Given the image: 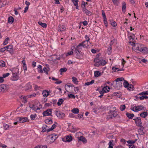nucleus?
<instances>
[{"instance_id": "nucleus-32", "label": "nucleus", "mask_w": 148, "mask_h": 148, "mask_svg": "<svg viewBox=\"0 0 148 148\" xmlns=\"http://www.w3.org/2000/svg\"><path fill=\"white\" fill-rule=\"evenodd\" d=\"M113 142V140H110L108 144L109 146L108 148H113V145L112 144Z\"/></svg>"}, {"instance_id": "nucleus-45", "label": "nucleus", "mask_w": 148, "mask_h": 148, "mask_svg": "<svg viewBox=\"0 0 148 148\" xmlns=\"http://www.w3.org/2000/svg\"><path fill=\"white\" fill-rule=\"evenodd\" d=\"M125 105H121L120 106V109L121 111H123L125 110Z\"/></svg>"}, {"instance_id": "nucleus-19", "label": "nucleus", "mask_w": 148, "mask_h": 148, "mask_svg": "<svg viewBox=\"0 0 148 148\" xmlns=\"http://www.w3.org/2000/svg\"><path fill=\"white\" fill-rule=\"evenodd\" d=\"M82 10L87 15H89L91 14V12L89 11L86 8V7H83Z\"/></svg>"}, {"instance_id": "nucleus-27", "label": "nucleus", "mask_w": 148, "mask_h": 148, "mask_svg": "<svg viewBox=\"0 0 148 148\" xmlns=\"http://www.w3.org/2000/svg\"><path fill=\"white\" fill-rule=\"evenodd\" d=\"M148 95V91H144L143 92H142L138 94L137 95H142V96H146L147 95Z\"/></svg>"}, {"instance_id": "nucleus-53", "label": "nucleus", "mask_w": 148, "mask_h": 148, "mask_svg": "<svg viewBox=\"0 0 148 148\" xmlns=\"http://www.w3.org/2000/svg\"><path fill=\"white\" fill-rule=\"evenodd\" d=\"M68 96L69 98L75 99V96L72 94H69Z\"/></svg>"}, {"instance_id": "nucleus-3", "label": "nucleus", "mask_w": 148, "mask_h": 148, "mask_svg": "<svg viewBox=\"0 0 148 148\" xmlns=\"http://www.w3.org/2000/svg\"><path fill=\"white\" fill-rule=\"evenodd\" d=\"M124 79L123 77L119 78L116 79L115 81L116 82V86L115 87L117 89H119L122 86V83L121 81L124 80Z\"/></svg>"}, {"instance_id": "nucleus-28", "label": "nucleus", "mask_w": 148, "mask_h": 148, "mask_svg": "<svg viewBox=\"0 0 148 148\" xmlns=\"http://www.w3.org/2000/svg\"><path fill=\"white\" fill-rule=\"evenodd\" d=\"M14 18L12 16H10L8 18V22L9 23H12L14 21Z\"/></svg>"}, {"instance_id": "nucleus-14", "label": "nucleus", "mask_w": 148, "mask_h": 148, "mask_svg": "<svg viewBox=\"0 0 148 148\" xmlns=\"http://www.w3.org/2000/svg\"><path fill=\"white\" fill-rule=\"evenodd\" d=\"M19 121L20 123H24L26 122L27 120V118L26 117H18Z\"/></svg>"}, {"instance_id": "nucleus-4", "label": "nucleus", "mask_w": 148, "mask_h": 148, "mask_svg": "<svg viewBox=\"0 0 148 148\" xmlns=\"http://www.w3.org/2000/svg\"><path fill=\"white\" fill-rule=\"evenodd\" d=\"M58 137L57 135L53 134L47 137V142L49 144H51Z\"/></svg>"}, {"instance_id": "nucleus-38", "label": "nucleus", "mask_w": 148, "mask_h": 148, "mask_svg": "<svg viewBox=\"0 0 148 148\" xmlns=\"http://www.w3.org/2000/svg\"><path fill=\"white\" fill-rule=\"evenodd\" d=\"M107 63L106 61L104 60H100L99 64L101 65H104L106 64Z\"/></svg>"}, {"instance_id": "nucleus-47", "label": "nucleus", "mask_w": 148, "mask_h": 148, "mask_svg": "<svg viewBox=\"0 0 148 148\" xmlns=\"http://www.w3.org/2000/svg\"><path fill=\"white\" fill-rule=\"evenodd\" d=\"M111 46H112V44H110V46L109 48H108V54H111V50L112 49V48H111Z\"/></svg>"}, {"instance_id": "nucleus-22", "label": "nucleus", "mask_w": 148, "mask_h": 148, "mask_svg": "<svg viewBox=\"0 0 148 148\" xmlns=\"http://www.w3.org/2000/svg\"><path fill=\"white\" fill-rule=\"evenodd\" d=\"M45 122L47 124H51L52 123V120L50 119H48L45 120Z\"/></svg>"}, {"instance_id": "nucleus-6", "label": "nucleus", "mask_w": 148, "mask_h": 148, "mask_svg": "<svg viewBox=\"0 0 148 148\" xmlns=\"http://www.w3.org/2000/svg\"><path fill=\"white\" fill-rule=\"evenodd\" d=\"M8 89V85L1 84L0 85V92L4 93L6 92Z\"/></svg>"}, {"instance_id": "nucleus-49", "label": "nucleus", "mask_w": 148, "mask_h": 148, "mask_svg": "<svg viewBox=\"0 0 148 148\" xmlns=\"http://www.w3.org/2000/svg\"><path fill=\"white\" fill-rule=\"evenodd\" d=\"M109 91V90H107V91H104L103 90H100L99 91V92L101 95H103V94L104 93H106L108 92Z\"/></svg>"}, {"instance_id": "nucleus-63", "label": "nucleus", "mask_w": 148, "mask_h": 148, "mask_svg": "<svg viewBox=\"0 0 148 148\" xmlns=\"http://www.w3.org/2000/svg\"><path fill=\"white\" fill-rule=\"evenodd\" d=\"M107 87H108V86H105L102 89V90H103L104 91H107V90H108L107 88Z\"/></svg>"}, {"instance_id": "nucleus-56", "label": "nucleus", "mask_w": 148, "mask_h": 148, "mask_svg": "<svg viewBox=\"0 0 148 148\" xmlns=\"http://www.w3.org/2000/svg\"><path fill=\"white\" fill-rule=\"evenodd\" d=\"M10 75V73H5L3 75V78H5L8 76Z\"/></svg>"}, {"instance_id": "nucleus-60", "label": "nucleus", "mask_w": 148, "mask_h": 148, "mask_svg": "<svg viewBox=\"0 0 148 148\" xmlns=\"http://www.w3.org/2000/svg\"><path fill=\"white\" fill-rule=\"evenodd\" d=\"M84 114V113H82L81 114H78V117L79 119L82 118L83 117Z\"/></svg>"}, {"instance_id": "nucleus-23", "label": "nucleus", "mask_w": 148, "mask_h": 148, "mask_svg": "<svg viewBox=\"0 0 148 148\" xmlns=\"http://www.w3.org/2000/svg\"><path fill=\"white\" fill-rule=\"evenodd\" d=\"M79 110L78 108H74L71 110V112L73 113L77 114L79 112Z\"/></svg>"}, {"instance_id": "nucleus-59", "label": "nucleus", "mask_w": 148, "mask_h": 148, "mask_svg": "<svg viewBox=\"0 0 148 148\" xmlns=\"http://www.w3.org/2000/svg\"><path fill=\"white\" fill-rule=\"evenodd\" d=\"M111 24L113 27H115L116 26V23L115 21H113L111 23Z\"/></svg>"}, {"instance_id": "nucleus-46", "label": "nucleus", "mask_w": 148, "mask_h": 148, "mask_svg": "<svg viewBox=\"0 0 148 148\" xmlns=\"http://www.w3.org/2000/svg\"><path fill=\"white\" fill-rule=\"evenodd\" d=\"M5 65V62L3 60L0 61V66L4 67Z\"/></svg>"}, {"instance_id": "nucleus-43", "label": "nucleus", "mask_w": 148, "mask_h": 148, "mask_svg": "<svg viewBox=\"0 0 148 148\" xmlns=\"http://www.w3.org/2000/svg\"><path fill=\"white\" fill-rule=\"evenodd\" d=\"M95 76L96 77H98L100 75L101 73L99 71H95L94 72Z\"/></svg>"}, {"instance_id": "nucleus-55", "label": "nucleus", "mask_w": 148, "mask_h": 148, "mask_svg": "<svg viewBox=\"0 0 148 148\" xmlns=\"http://www.w3.org/2000/svg\"><path fill=\"white\" fill-rule=\"evenodd\" d=\"M36 114H32L30 116V118L32 120H34L35 118L36 117Z\"/></svg>"}, {"instance_id": "nucleus-17", "label": "nucleus", "mask_w": 148, "mask_h": 148, "mask_svg": "<svg viewBox=\"0 0 148 148\" xmlns=\"http://www.w3.org/2000/svg\"><path fill=\"white\" fill-rule=\"evenodd\" d=\"M66 141H65V142H71L72 140V137L71 135H67L66 136Z\"/></svg>"}, {"instance_id": "nucleus-12", "label": "nucleus", "mask_w": 148, "mask_h": 148, "mask_svg": "<svg viewBox=\"0 0 148 148\" xmlns=\"http://www.w3.org/2000/svg\"><path fill=\"white\" fill-rule=\"evenodd\" d=\"M6 47V50L9 51L11 53H13V47L12 45H9Z\"/></svg>"}, {"instance_id": "nucleus-8", "label": "nucleus", "mask_w": 148, "mask_h": 148, "mask_svg": "<svg viewBox=\"0 0 148 148\" xmlns=\"http://www.w3.org/2000/svg\"><path fill=\"white\" fill-rule=\"evenodd\" d=\"M82 47L84 48H87L88 47L87 45L83 43V42L79 43L77 47V51H78V53H79V51H81L82 49Z\"/></svg>"}, {"instance_id": "nucleus-54", "label": "nucleus", "mask_w": 148, "mask_h": 148, "mask_svg": "<svg viewBox=\"0 0 148 148\" xmlns=\"http://www.w3.org/2000/svg\"><path fill=\"white\" fill-rule=\"evenodd\" d=\"M136 107H137V106H132L131 107L130 109L133 111L135 112V110L136 109Z\"/></svg>"}, {"instance_id": "nucleus-31", "label": "nucleus", "mask_w": 148, "mask_h": 148, "mask_svg": "<svg viewBox=\"0 0 148 148\" xmlns=\"http://www.w3.org/2000/svg\"><path fill=\"white\" fill-rule=\"evenodd\" d=\"M126 8V3L125 2H123V5L122 6V10L123 12H125L126 11L125 9Z\"/></svg>"}, {"instance_id": "nucleus-57", "label": "nucleus", "mask_w": 148, "mask_h": 148, "mask_svg": "<svg viewBox=\"0 0 148 148\" xmlns=\"http://www.w3.org/2000/svg\"><path fill=\"white\" fill-rule=\"evenodd\" d=\"M102 13L103 19H106V16L103 10H102Z\"/></svg>"}, {"instance_id": "nucleus-21", "label": "nucleus", "mask_w": 148, "mask_h": 148, "mask_svg": "<svg viewBox=\"0 0 148 148\" xmlns=\"http://www.w3.org/2000/svg\"><path fill=\"white\" fill-rule=\"evenodd\" d=\"M42 94L44 97H47L49 95V92L47 90H44L43 91Z\"/></svg>"}, {"instance_id": "nucleus-36", "label": "nucleus", "mask_w": 148, "mask_h": 148, "mask_svg": "<svg viewBox=\"0 0 148 148\" xmlns=\"http://www.w3.org/2000/svg\"><path fill=\"white\" fill-rule=\"evenodd\" d=\"M43 70L44 72H45L47 74H48V71H49V68L44 67Z\"/></svg>"}, {"instance_id": "nucleus-13", "label": "nucleus", "mask_w": 148, "mask_h": 148, "mask_svg": "<svg viewBox=\"0 0 148 148\" xmlns=\"http://www.w3.org/2000/svg\"><path fill=\"white\" fill-rule=\"evenodd\" d=\"M58 29L59 32H62L64 31L66 29V28L63 25H60L58 27Z\"/></svg>"}, {"instance_id": "nucleus-15", "label": "nucleus", "mask_w": 148, "mask_h": 148, "mask_svg": "<svg viewBox=\"0 0 148 148\" xmlns=\"http://www.w3.org/2000/svg\"><path fill=\"white\" fill-rule=\"evenodd\" d=\"M49 127L46 125H43L42 127V132H47L48 130L49 129Z\"/></svg>"}, {"instance_id": "nucleus-42", "label": "nucleus", "mask_w": 148, "mask_h": 148, "mask_svg": "<svg viewBox=\"0 0 148 148\" xmlns=\"http://www.w3.org/2000/svg\"><path fill=\"white\" fill-rule=\"evenodd\" d=\"M10 39L8 37H7L6 39H5V41L3 43V45H5L8 44V41Z\"/></svg>"}, {"instance_id": "nucleus-7", "label": "nucleus", "mask_w": 148, "mask_h": 148, "mask_svg": "<svg viewBox=\"0 0 148 148\" xmlns=\"http://www.w3.org/2000/svg\"><path fill=\"white\" fill-rule=\"evenodd\" d=\"M134 120L135 121V123L137 126L140 127H143L142 122L140 117H136L135 119H134Z\"/></svg>"}, {"instance_id": "nucleus-50", "label": "nucleus", "mask_w": 148, "mask_h": 148, "mask_svg": "<svg viewBox=\"0 0 148 148\" xmlns=\"http://www.w3.org/2000/svg\"><path fill=\"white\" fill-rule=\"evenodd\" d=\"M94 61L96 63H98L99 64L100 60H99V59L98 58H96L94 59Z\"/></svg>"}, {"instance_id": "nucleus-26", "label": "nucleus", "mask_w": 148, "mask_h": 148, "mask_svg": "<svg viewBox=\"0 0 148 148\" xmlns=\"http://www.w3.org/2000/svg\"><path fill=\"white\" fill-rule=\"evenodd\" d=\"M38 24L41 25L42 27L46 28L47 27V25L46 23H42L41 21H39L38 22Z\"/></svg>"}, {"instance_id": "nucleus-37", "label": "nucleus", "mask_w": 148, "mask_h": 148, "mask_svg": "<svg viewBox=\"0 0 148 148\" xmlns=\"http://www.w3.org/2000/svg\"><path fill=\"white\" fill-rule=\"evenodd\" d=\"M64 100L63 99H60L58 102L57 104L58 105L60 106L63 103Z\"/></svg>"}, {"instance_id": "nucleus-64", "label": "nucleus", "mask_w": 148, "mask_h": 148, "mask_svg": "<svg viewBox=\"0 0 148 148\" xmlns=\"http://www.w3.org/2000/svg\"><path fill=\"white\" fill-rule=\"evenodd\" d=\"M129 148H135V147L134 145H129Z\"/></svg>"}, {"instance_id": "nucleus-20", "label": "nucleus", "mask_w": 148, "mask_h": 148, "mask_svg": "<svg viewBox=\"0 0 148 148\" xmlns=\"http://www.w3.org/2000/svg\"><path fill=\"white\" fill-rule=\"evenodd\" d=\"M140 115L142 117L145 118L147 116V112H144L141 113Z\"/></svg>"}, {"instance_id": "nucleus-52", "label": "nucleus", "mask_w": 148, "mask_h": 148, "mask_svg": "<svg viewBox=\"0 0 148 148\" xmlns=\"http://www.w3.org/2000/svg\"><path fill=\"white\" fill-rule=\"evenodd\" d=\"M22 97H23V100L22 101L24 103H26L27 102V99L26 97H25L24 96H22Z\"/></svg>"}, {"instance_id": "nucleus-30", "label": "nucleus", "mask_w": 148, "mask_h": 148, "mask_svg": "<svg viewBox=\"0 0 148 148\" xmlns=\"http://www.w3.org/2000/svg\"><path fill=\"white\" fill-rule=\"evenodd\" d=\"M136 97L138 99V98H139V99L140 100H143L144 99H147L148 98V97L145 96H143L141 97H138L137 96H136Z\"/></svg>"}, {"instance_id": "nucleus-40", "label": "nucleus", "mask_w": 148, "mask_h": 148, "mask_svg": "<svg viewBox=\"0 0 148 148\" xmlns=\"http://www.w3.org/2000/svg\"><path fill=\"white\" fill-rule=\"evenodd\" d=\"M123 85L125 87L127 88V87H128L129 84L127 81L124 80Z\"/></svg>"}, {"instance_id": "nucleus-29", "label": "nucleus", "mask_w": 148, "mask_h": 148, "mask_svg": "<svg viewBox=\"0 0 148 148\" xmlns=\"http://www.w3.org/2000/svg\"><path fill=\"white\" fill-rule=\"evenodd\" d=\"M56 125L55 124H53L51 127L49 128V129L48 130L47 132H49L50 131H52L54 129H55L56 127Z\"/></svg>"}, {"instance_id": "nucleus-16", "label": "nucleus", "mask_w": 148, "mask_h": 148, "mask_svg": "<svg viewBox=\"0 0 148 148\" xmlns=\"http://www.w3.org/2000/svg\"><path fill=\"white\" fill-rule=\"evenodd\" d=\"M78 140L84 143H86L87 142L84 136H82L79 137H78Z\"/></svg>"}, {"instance_id": "nucleus-2", "label": "nucleus", "mask_w": 148, "mask_h": 148, "mask_svg": "<svg viewBox=\"0 0 148 148\" xmlns=\"http://www.w3.org/2000/svg\"><path fill=\"white\" fill-rule=\"evenodd\" d=\"M18 68H15L13 69L12 73L13 75L11 78V79L12 81H16L18 78L17 75V73L18 72Z\"/></svg>"}, {"instance_id": "nucleus-5", "label": "nucleus", "mask_w": 148, "mask_h": 148, "mask_svg": "<svg viewBox=\"0 0 148 148\" xmlns=\"http://www.w3.org/2000/svg\"><path fill=\"white\" fill-rule=\"evenodd\" d=\"M113 110H110V111L109 115L108 116V118L109 119L110 118L113 119L118 115L116 111H115V107H113Z\"/></svg>"}, {"instance_id": "nucleus-35", "label": "nucleus", "mask_w": 148, "mask_h": 148, "mask_svg": "<svg viewBox=\"0 0 148 148\" xmlns=\"http://www.w3.org/2000/svg\"><path fill=\"white\" fill-rule=\"evenodd\" d=\"M38 68L39 69V70H38V72L39 73H43V71L42 66L40 65H38Z\"/></svg>"}, {"instance_id": "nucleus-61", "label": "nucleus", "mask_w": 148, "mask_h": 148, "mask_svg": "<svg viewBox=\"0 0 148 148\" xmlns=\"http://www.w3.org/2000/svg\"><path fill=\"white\" fill-rule=\"evenodd\" d=\"M104 23L105 24V25L107 27L108 25V23L107 21V18H106V19H104Z\"/></svg>"}, {"instance_id": "nucleus-62", "label": "nucleus", "mask_w": 148, "mask_h": 148, "mask_svg": "<svg viewBox=\"0 0 148 148\" xmlns=\"http://www.w3.org/2000/svg\"><path fill=\"white\" fill-rule=\"evenodd\" d=\"M6 47H5L4 48H3L1 49H0V51H1V52L4 51L5 50H6Z\"/></svg>"}, {"instance_id": "nucleus-11", "label": "nucleus", "mask_w": 148, "mask_h": 148, "mask_svg": "<svg viewBox=\"0 0 148 148\" xmlns=\"http://www.w3.org/2000/svg\"><path fill=\"white\" fill-rule=\"evenodd\" d=\"M85 38L86 40L83 41L82 42H83V43H84V44L86 43H87V44H86L88 45V47L91 44L90 43L89 41V40H90L89 37L87 35H86L85 36Z\"/></svg>"}, {"instance_id": "nucleus-48", "label": "nucleus", "mask_w": 148, "mask_h": 148, "mask_svg": "<svg viewBox=\"0 0 148 148\" xmlns=\"http://www.w3.org/2000/svg\"><path fill=\"white\" fill-rule=\"evenodd\" d=\"M3 126L5 130H7L10 127L9 125L6 124H4Z\"/></svg>"}, {"instance_id": "nucleus-9", "label": "nucleus", "mask_w": 148, "mask_h": 148, "mask_svg": "<svg viewBox=\"0 0 148 148\" xmlns=\"http://www.w3.org/2000/svg\"><path fill=\"white\" fill-rule=\"evenodd\" d=\"M56 115L58 118L61 119H63L65 116L64 113L57 111H56Z\"/></svg>"}, {"instance_id": "nucleus-44", "label": "nucleus", "mask_w": 148, "mask_h": 148, "mask_svg": "<svg viewBox=\"0 0 148 148\" xmlns=\"http://www.w3.org/2000/svg\"><path fill=\"white\" fill-rule=\"evenodd\" d=\"M137 140V139H135L134 140H129L127 141V142L128 144H134L136 142Z\"/></svg>"}, {"instance_id": "nucleus-58", "label": "nucleus", "mask_w": 148, "mask_h": 148, "mask_svg": "<svg viewBox=\"0 0 148 148\" xmlns=\"http://www.w3.org/2000/svg\"><path fill=\"white\" fill-rule=\"evenodd\" d=\"M29 107L32 110L36 111V107L34 105H33L32 106H29Z\"/></svg>"}, {"instance_id": "nucleus-24", "label": "nucleus", "mask_w": 148, "mask_h": 148, "mask_svg": "<svg viewBox=\"0 0 148 148\" xmlns=\"http://www.w3.org/2000/svg\"><path fill=\"white\" fill-rule=\"evenodd\" d=\"M127 116L130 119H132L134 116V115L133 114H130L128 112L126 113Z\"/></svg>"}, {"instance_id": "nucleus-34", "label": "nucleus", "mask_w": 148, "mask_h": 148, "mask_svg": "<svg viewBox=\"0 0 148 148\" xmlns=\"http://www.w3.org/2000/svg\"><path fill=\"white\" fill-rule=\"evenodd\" d=\"M72 81L75 84H78V81L76 77H72Z\"/></svg>"}, {"instance_id": "nucleus-10", "label": "nucleus", "mask_w": 148, "mask_h": 148, "mask_svg": "<svg viewBox=\"0 0 148 148\" xmlns=\"http://www.w3.org/2000/svg\"><path fill=\"white\" fill-rule=\"evenodd\" d=\"M52 111V109H47L44 111L43 113V116H46L49 115H50L51 116H52V115H51Z\"/></svg>"}, {"instance_id": "nucleus-25", "label": "nucleus", "mask_w": 148, "mask_h": 148, "mask_svg": "<svg viewBox=\"0 0 148 148\" xmlns=\"http://www.w3.org/2000/svg\"><path fill=\"white\" fill-rule=\"evenodd\" d=\"M137 107H136V109L135 110V112H137L139 111H140L143 108V107L141 105H140L138 106H137Z\"/></svg>"}, {"instance_id": "nucleus-39", "label": "nucleus", "mask_w": 148, "mask_h": 148, "mask_svg": "<svg viewBox=\"0 0 148 148\" xmlns=\"http://www.w3.org/2000/svg\"><path fill=\"white\" fill-rule=\"evenodd\" d=\"M67 70V69L66 68H61L60 69V74L61 75L62 74V72H66Z\"/></svg>"}, {"instance_id": "nucleus-33", "label": "nucleus", "mask_w": 148, "mask_h": 148, "mask_svg": "<svg viewBox=\"0 0 148 148\" xmlns=\"http://www.w3.org/2000/svg\"><path fill=\"white\" fill-rule=\"evenodd\" d=\"M95 82L94 80H91L90 82H88L85 83V86H89L90 85L92 84Z\"/></svg>"}, {"instance_id": "nucleus-1", "label": "nucleus", "mask_w": 148, "mask_h": 148, "mask_svg": "<svg viewBox=\"0 0 148 148\" xmlns=\"http://www.w3.org/2000/svg\"><path fill=\"white\" fill-rule=\"evenodd\" d=\"M132 43L134 45V49L136 51H138L145 53H148V48L145 47L144 45L138 43L135 44L133 42Z\"/></svg>"}, {"instance_id": "nucleus-51", "label": "nucleus", "mask_w": 148, "mask_h": 148, "mask_svg": "<svg viewBox=\"0 0 148 148\" xmlns=\"http://www.w3.org/2000/svg\"><path fill=\"white\" fill-rule=\"evenodd\" d=\"M72 1L73 3L75 5H78V0H72Z\"/></svg>"}, {"instance_id": "nucleus-41", "label": "nucleus", "mask_w": 148, "mask_h": 148, "mask_svg": "<svg viewBox=\"0 0 148 148\" xmlns=\"http://www.w3.org/2000/svg\"><path fill=\"white\" fill-rule=\"evenodd\" d=\"M128 88V89H129L130 90H133L134 89V86L132 84H129L128 86V87H127Z\"/></svg>"}, {"instance_id": "nucleus-18", "label": "nucleus", "mask_w": 148, "mask_h": 148, "mask_svg": "<svg viewBox=\"0 0 148 148\" xmlns=\"http://www.w3.org/2000/svg\"><path fill=\"white\" fill-rule=\"evenodd\" d=\"M26 90H28L29 89H31L32 88V85L31 84V83L30 82H28L27 84L25 86Z\"/></svg>"}]
</instances>
